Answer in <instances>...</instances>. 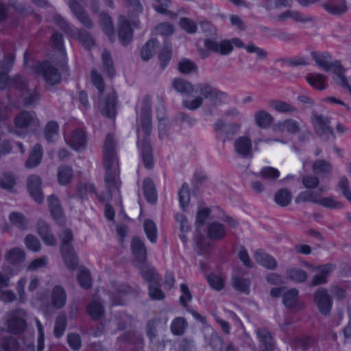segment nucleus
<instances>
[{
	"mask_svg": "<svg viewBox=\"0 0 351 351\" xmlns=\"http://www.w3.org/2000/svg\"><path fill=\"white\" fill-rule=\"evenodd\" d=\"M254 119L255 124L262 129L269 128L274 121L273 116L264 110L256 112L254 115Z\"/></svg>",
	"mask_w": 351,
	"mask_h": 351,
	"instance_id": "obj_29",
	"label": "nucleus"
},
{
	"mask_svg": "<svg viewBox=\"0 0 351 351\" xmlns=\"http://www.w3.org/2000/svg\"><path fill=\"white\" fill-rule=\"evenodd\" d=\"M180 204L182 208L185 210L186 207L190 202L189 187L186 183H184L178 193Z\"/></svg>",
	"mask_w": 351,
	"mask_h": 351,
	"instance_id": "obj_56",
	"label": "nucleus"
},
{
	"mask_svg": "<svg viewBox=\"0 0 351 351\" xmlns=\"http://www.w3.org/2000/svg\"><path fill=\"white\" fill-rule=\"evenodd\" d=\"M187 326L186 321L183 317H176L171 324V330L176 335H181L184 333Z\"/></svg>",
	"mask_w": 351,
	"mask_h": 351,
	"instance_id": "obj_52",
	"label": "nucleus"
},
{
	"mask_svg": "<svg viewBox=\"0 0 351 351\" xmlns=\"http://www.w3.org/2000/svg\"><path fill=\"white\" fill-rule=\"evenodd\" d=\"M159 5H154V10L162 14H165L168 16L170 19H176L177 18V14L167 10V8L170 5V1L169 0H156Z\"/></svg>",
	"mask_w": 351,
	"mask_h": 351,
	"instance_id": "obj_51",
	"label": "nucleus"
},
{
	"mask_svg": "<svg viewBox=\"0 0 351 351\" xmlns=\"http://www.w3.org/2000/svg\"><path fill=\"white\" fill-rule=\"evenodd\" d=\"M143 278L150 284H157L159 277L153 267L147 265L146 262L137 265Z\"/></svg>",
	"mask_w": 351,
	"mask_h": 351,
	"instance_id": "obj_31",
	"label": "nucleus"
},
{
	"mask_svg": "<svg viewBox=\"0 0 351 351\" xmlns=\"http://www.w3.org/2000/svg\"><path fill=\"white\" fill-rule=\"evenodd\" d=\"M43 156V150L40 144L35 145L29 156V158L25 163V166L27 169H33L37 167L42 160Z\"/></svg>",
	"mask_w": 351,
	"mask_h": 351,
	"instance_id": "obj_25",
	"label": "nucleus"
},
{
	"mask_svg": "<svg viewBox=\"0 0 351 351\" xmlns=\"http://www.w3.org/2000/svg\"><path fill=\"white\" fill-rule=\"evenodd\" d=\"M66 141L73 149L80 151L85 147L86 138L83 130H75Z\"/></svg>",
	"mask_w": 351,
	"mask_h": 351,
	"instance_id": "obj_21",
	"label": "nucleus"
},
{
	"mask_svg": "<svg viewBox=\"0 0 351 351\" xmlns=\"http://www.w3.org/2000/svg\"><path fill=\"white\" fill-rule=\"evenodd\" d=\"M292 199V194L291 191L286 189H280L275 193L274 200L275 202L280 206H288Z\"/></svg>",
	"mask_w": 351,
	"mask_h": 351,
	"instance_id": "obj_35",
	"label": "nucleus"
},
{
	"mask_svg": "<svg viewBox=\"0 0 351 351\" xmlns=\"http://www.w3.org/2000/svg\"><path fill=\"white\" fill-rule=\"evenodd\" d=\"M174 32L173 26L169 23H161L154 28V33L156 35L170 36Z\"/></svg>",
	"mask_w": 351,
	"mask_h": 351,
	"instance_id": "obj_61",
	"label": "nucleus"
},
{
	"mask_svg": "<svg viewBox=\"0 0 351 351\" xmlns=\"http://www.w3.org/2000/svg\"><path fill=\"white\" fill-rule=\"evenodd\" d=\"M298 291L295 289L286 291L282 295V302L287 308L295 309L298 305Z\"/></svg>",
	"mask_w": 351,
	"mask_h": 351,
	"instance_id": "obj_34",
	"label": "nucleus"
},
{
	"mask_svg": "<svg viewBox=\"0 0 351 351\" xmlns=\"http://www.w3.org/2000/svg\"><path fill=\"white\" fill-rule=\"evenodd\" d=\"M180 25L188 34H193L197 30V24L191 19L182 17L180 19Z\"/></svg>",
	"mask_w": 351,
	"mask_h": 351,
	"instance_id": "obj_60",
	"label": "nucleus"
},
{
	"mask_svg": "<svg viewBox=\"0 0 351 351\" xmlns=\"http://www.w3.org/2000/svg\"><path fill=\"white\" fill-rule=\"evenodd\" d=\"M311 56L316 64L326 72L332 71L336 75L335 81L345 83V69L339 60L331 62L332 56L328 52H312Z\"/></svg>",
	"mask_w": 351,
	"mask_h": 351,
	"instance_id": "obj_4",
	"label": "nucleus"
},
{
	"mask_svg": "<svg viewBox=\"0 0 351 351\" xmlns=\"http://www.w3.org/2000/svg\"><path fill=\"white\" fill-rule=\"evenodd\" d=\"M116 143L112 134L107 135L103 149L104 167L106 170L105 182L109 192L118 190L121 182L119 180V167L116 153Z\"/></svg>",
	"mask_w": 351,
	"mask_h": 351,
	"instance_id": "obj_3",
	"label": "nucleus"
},
{
	"mask_svg": "<svg viewBox=\"0 0 351 351\" xmlns=\"http://www.w3.org/2000/svg\"><path fill=\"white\" fill-rule=\"evenodd\" d=\"M61 252L66 267L70 269H75L77 265V258L73 248L61 250Z\"/></svg>",
	"mask_w": 351,
	"mask_h": 351,
	"instance_id": "obj_44",
	"label": "nucleus"
},
{
	"mask_svg": "<svg viewBox=\"0 0 351 351\" xmlns=\"http://www.w3.org/2000/svg\"><path fill=\"white\" fill-rule=\"evenodd\" d=\"M269 106L277 112L281 113L298 112V110L292 105L281 100H272L270 101Z\"/></svg>",
	"mask_w": 351,
	"mask_h": 351,
	"instance_id": "obj_42",
	"label": "nucleus"
},
{
	"mask_svg": "<svg viewBox=\"0 0 351 351\" xmlns=\"http://www.w3.org/2000/svg\"><path fill=\"white\" fill-rule=\"evenodd\" d=\"M303 128L304 124L302 121H298L293 119H287L279 121L274 126V130L280 132L287 131L288 133L295 134L300 132Z\"/></svg>",
	"mask_w": 351,
	"mask_h": 351,
	"instance_id": "obj_17",
	"label": "nucleus"
},
{
	"mask_svg": "<svg viewBox=\"0 0 351 351\" xmlns=\"http://www.w3.org/2000/svg\"><path fill=\"white\" fill-rule=\"evenodd\" d=\"M27 86L26 80L23 76L17 75L10 78L6 73L0 72V89L8 88L10 90L23 92Z\"/></svg>",
	"mask_w": 351,
	"mask_h": 351,
	"instance_id": "obj_12",
	"label": "nucleus"
},
{
	"mask_svg": "<svg viewBox=\"0 0 351 351\" xmlns=\"http://www.w3.org/2000/svg\"><path fill=\"white\" fill-rule=\"evenodd\" d=\"M35 73L43 77L44 80L50 85H55L60 82L61 74L49 62H43L35 66Z\"/></svg>",
	"mask_w": 351,
	"mask_h": 351,
	"instance_id": "obj_8",
	"label": "nucleus"
},
{
	"mask_svg": "<svg viewBox=\"0 0 351 351\" xmlns=\"http://www.w3.org/2000/svg\"><path fill=\"white\" fill-rule=\"evenodd\" d=\"M129 291L128 287L121 285L110 296L112 305H123L127 300V293Z\"/></svg>",
	"mask_w": 351,
	"mask_h": 351,
	"instance_id": "obj_37",
	"label": "nucleus"
},
{
	"mask_svg": "<svg viewBox=\"0 0 351 351\" xmlns=\"http://www.w3.org/2000/svg\"><path fill=\"white\" fill-rule=\"evenodd\" d=\"M178 68L180 72L184 74H189L197 70V64L188 59L180 61Z\"/></svg>",
	"mask_w": 351,
	"mask_h": 351,
	"instance_id": "obj_57",
	"label": "nucleus"
},
{
	"mask_svg": "<svg viewBox=\"0 0 351 351\" xmlns=\"http://www.w3.org/2000/svg\"><path fill=\"white\" fill-rule=\"evenodd\" d=\"M287 277L296 282H303L307 278L306 273L302 269L298 268H290L286 271Z\"/></svg>",
	"mask_w": 351,
	"mask_h": 351,
	"instance_id": "obj_48",
	"label": "nucleus"
},
{
	"mask_svg": "<svg viewBox=\"0 0 351 351\" xmlns=\"http://www.w3.org/2000/svg\"><path fill=\"white\" fill-rule=\"evenodd\" d=\"M332 165L324 160H317L313 165V171L318 175H328L331 173Z\"/></svg>",
	"mask_w": 351,
	"mask_h": 351,
	"instance_id": "obj_43",
	"label": "nucleus"
},
{
	"mask_svg": "<svg viewBox=\"0 0 351 351\" xmlns=\"http://www.w3.org/2000/svg\"><path fill=\"white\" fill-rule=\"evenodd\" d=\"M152 101L149 96L142 101L141 111V129L137 131V145L141 148V157L146 168L150 169L154 165L152 149L147 139L152 132Z\"/></svg>",
	"mask_w": 351,
	"mask_h": 351,
	"instance_id": "obj_2",
	"label": "nucleus"
},
{
	"mask_svg": "<svg viewBox=\"0 0 351 351\" xmlns=\"http://www.w3.org/2000/svg\"><path fill=\"white\" fill-rule=\"evenodd\" d=\"M76 36L84 47L90 49L95 46V39L86 30L77 29L76 30Z\"/></svg>",
	"mask_w": 351,
	"mask_h": 351,
	"instance_id": "obj_32",
	"label": "nucleus"
},
{
	"mask_svg": "<svg viewBox=\"0 0 351 351\" xmlns=\"http://www.w3.org/2000/svg\"><path fill=\"white\" fill-rule=\"evenodd\" d=\"M243 48H245L248 53H255L257 56V58L259 60H263L267 57V52L264 49L257 47L254 43H251L247 45H244Z\"/></svg>",
	"mask_w": 351,
	"mask_h": 351,
	"instance_id": "obj_63",
	"label": "nucleus"
},
{
	"mask_svg": "<svg viewBox=\"0 0 351 351\" xmlns=\"http://www.w3.org/2000/svg\"><path fill=\"white\" fill-rule=\"evenodd\" d=\"M287 18L293 19L297 23H307L313 21V18L310 15H304L299 12L287 10L277 16L279 21H283Z\"/></svg>",
	"mask_w": 351,
	"mask_h": 351,
	"instance_id": "obj_28",
	"label": "nucleus"
},
{
	"mask_svg": "<svg viewBox=\"0 0 351 351\" xmlns=\"http://www.w3.org/2000/svg\"><path fill=\"white\" fill-rule=\"evenodd\" d=\"M158 46L156 40L152 39L147 41L141 49V58L143 60H149L155 53L156 47Z\"/></svg>",
	"mask_w": 351,
	"mask_h": 351,
	"instance_id": "obj_49",
	"label": "nucleus"
},
{
	"mask_svg": "<svg viewBox=\"0 0 351 351\" xmlns=\"http://www.w3.org/2000/svg\"><path fill=\"white\" fill-rule=\"evenodd\" d=\"M9 219L12 225L20 230H25L28 227V220L22 213L12 212L9 215Z\"/></svg>",
	"mask_w": 351,
	"mask_h": 351,
	"instance_id": "obj_39",
	"label": "nucleus"
},
{
	"mask_svg": "<svg viewBox=\"0 0 351 351\" xmlns=\"http://www.w3.org/2000/svg\"><path fill=\"white\" fill-rule=\"evenodd\" d=\"M25 246L30 250L38 252L41 248L39 240L32 234H28L25 238Z\"/></svg>",
	"mask_w": 351,
	"mask_h": 351,
	"instance_id": "obj_64",
	"label": "nucleus"
},
{
	"mask_svg": "<svg viewBox=\"0 0 351 351\" xmlns=\"http://www.w3.org/2000/svg\"><path fill=\"white\" fill-rule=\"evenodd\" d=\"M260 176L267 180L274 181L280 176V172L276 168L271 167H265L261 169L259 173Z\"/></svg>",
	"mask_w": 351,
	"mask_h": 351,
	"instance_id": "obj_58",
	"label": "nucleus"
},
{
	"mask_svg": "<svg viewBox=\"0 0 351 351\" xmlns=\"http://www.w3.org/2000/svg\"><path fill=\"white\" fill-rule=\"evenodd\" d=\"M98 107L102 114L114 118L117 114V95L113 90L101 97L98 103Z\"/></svg>",
	"mask_w": 351,
	"mask_h": 351,
	"instance_id": "obj_11",
	"label": "nucleus"
},
{
	"mask_svg": "<svg viewBox=\"0 0 351 351\" xmlns=\"http://www.w3.org/2000/svg\"><path fill=\"white\" fill-rule=\"evenodd\" d=\"M256 337L259 342L260 351H272L274 341L270 332L265 328H260L256 330Z\"/></svg>",
	"mask_w": 351,
	"mask_h": 351,
	"instance_id": "obj_18",
	"label": "nucleus"
},
{
	"mask_svg": "<svg viewBox=\"0 0 351 351\" xmlns=\"http://www.w3.org/2000/svg\"><path fill=\"white\" fill-rule=\"evenodd\" d=\"M1 346L4 351H17L19 343L14 337L8 336L2 339Z\"/></svg>",
	"mask_w": 351,
	"mask_h": 351,
	"instance_id": "obj_59",
	"label": "nucleus"
},
{
	"mask_svg": "<svg viewBox=\"0 0 351 351\" xmlns=\"http://www.w3.org/2000/svg\"><path fill=\"white\" fill-rule=\"evenodd\" d=\"M322 6L328 13L334 15L343 14L348 10L346 1H327Z\"/></svg>",
	"mask_w": 351,
	"mask_h": 351,
	"instance_id": "obj_26",
	"label": "nucleus"
},
{
	"mask_svg": "<svg viewBox=\"0 0 351 351\" xmlns=\"http://www.w3.org/2000/svg\"><path fill=\"white\" fill-rule=\"evenodd\" d=\"M161 67L164 69L169 63L171 58V45L169 43H165L163 48L158 55Z\"/></svg>",
	"mask_w": 351,
	"mask_h": 351,
	"instance_id": "obj_54",
	"label": "nucleus"
},
{
	"mask_svg": "<svg viewBox=\"0 0 351 351\" xmlns=\"http://www.w3.org/2000/svg\"><path fill=\"white\" fill-rule=\"evenodd\" d=\"M326 76L321 74H312L306 77L307 82L314 88H317L319 90H323L326 89V86L325 82L326 81Z\"/></svg>",
	"mask_w": 351,
	"mask_h": 351,
	"instance_id": "obj_36",
	"label": "nucleus"
},
{
	"mask_svg": "<svg viewBox=\"0 0 351 351\" xmlns=\"http://www.w3.org/2000/svg\"><path fill=\"white\" fill-rule=\"evenodd\" d=\"M204 45L212 52L218 55L225 56L229 55L234 49L237 47H243L244 43L238 38H234L231 40H221L219 41L214 40L210 38L204 40Z\"/></svg>",
	"mask_w": 351,
	"mask_h": 351,
	"instance_id": "obj_5",
	"label": "nucleus"
},
{
	"mask_svg": "<svg viewBox=\"0 0 351 351\" xmlns=\"http://www.w3.org/2000/svg\"><path fill=\"white\" fill-rule=\"evenodd\" d=\"M312 121L317 136L326 141L328 140L330 136H334L332 128L329 125L330 120L328 117L313 113Z\"/></svg>",
	"mask_w": 351,
	"mask_h": 351,
	"instance_id": "obj_10",
	"label": "nucleus"
},
{
	"mask_svg": "<svg viewBox=\"0 0 351 351\" xmlns=\"http://www.w3.org/2000/svg\"><path fill=\"white\" fill-rule=\"evenodd\" d=\"M51 304L56 308H63L66 302V294L64 288L60 285L55 286L51 293Z\"/></svg>",
	"mask_w": 351,
	"mask_h": 351,
	"instance_id": "obj_22",
	"label": "nucleus"
},
{
	"mask_svg": "<svg viewBox=\"0 0 351 351\" xmlns=\"http://www.w3.org/2000/svg\"><path fill=\"white\" fill-rule=\"evenodd\" d=\"M87 311L93 319H99L104 315V307L99 301L94 300L87 306Z\"/></svg>",
	"mask_w": 351,
	"mask_h": 351,
	"instance_id": "obj_41",
	"label": "nucleus"
},
{
	"mask_svg": "<svg viewBox=\"0 0 351 351\" xmlns=\"http://www.w3.org/2000/svg\"><path fill=\"white\" fill-rule=\"evenodd\" d=\"M49 210L53 218L58 223L63 221V210L58 197L51 195L47 198Z\"/></svg>",
	"mask_w": 351,
	"mask_h": 351,
	"instance_id": "obj_27",
	"label": "nucleus"
},
{
	"mask_svg": "<svg viewBox=\"0 0 351 351\" xmlns=\"http://www.w3.org/2000/svg\"><path fill=\"white\" fill-rule=\"evenodd\" d=\"M37 232L46 245L53 246L56 244V239L51 233L49 225L45 221L39 220L37 222Z\"/></svg>",
	"mask_w": 351,
	"mask_h": 351,
	"instance_id": "obj_24",
	"label": "nucleus"
},
{
	"mask_svg": "<svg viewBox=\"0 0 351 351\" xmlns=\"http://www.w3.org/2000/svg\"><path fill=\"white\" fill-rule=\"evenodd\" d=\"M208 237L213 240H221L226 234L224 226L219 222L213 221L207 226Z\"/></svg>",
	"mask_w": 351,
	"mask_h": 351,
	"instance_id": "obj_30",
	"label": "nucleus"
},
{
	"mask_svg": "<svg viewBox=\"0 0 351 351\" xmlns=\"http://www.w3.org/2000/svg\"><path fill=\"white\" fill-rule=\"evenodd\" d=\"M254 258L258 264L268 269L274 270L277 267L278 263L276 259L261 250L255 252Z\"/></svg>",
	"mask_w": 351,
	"mask_h": 351,
	"instance_id": "obj_23",
	"label": "nucleus"
},
{
	"mask_svg": "<svg viewBox=\"0 0 351 351\" xmlns=\"http://www.w3.org/2000/svg\"><path fill=\"white\" fill-rule=\"evenodd\" d=\"M234 147L236 153L241 157L252 158L253 156L252 141L247 136L238 137L234 143Z\"/></svg>",
	"mask_w": 351,
	"mask_h": 351,
	"instance_id": "obj_14",
	"label": "nucleus"
},
{
	"mask_svg": "<svg viewBox=\"0 0 351 351\" xmlns=\"http://www.w3.org/2000/svg\"><path fill=\"white\" fill-rule=\"evenodd\" d=\"M143 191L147 202L154 204L157 200V195L154 184L149 178L145 179L143 182Z\"/></svg>",
	"mask_w": 351,
	"mask_h": 351,
	"instance_id": "obj_40",
	"label": "nucleus"
},
{
	"mask_svg": "<svg viewBox=\"0 0 351 351\" xmlns=\"http://www.w3.org/2000/svg\"><path fill=\"white\" fill-rule=\"evenodd\" d=\"M231 284L237 291L242 292L246 295L250 293V281L247 278H243L239 276H232Z\"/></svg>",
	"mask_w": 351,
	"mask_h": 351,
	"instance_id": "obj_38",
	"label": "nucleus"
},
{
	"mask_svg": "<svg viewBox=\"0 0 351 351\" xmlns=\"http://www.w3.org/2000/svg\"><path fill=\"white\" fill-rule=\"evenodd\" d=\"M66 326V317L64 315H60L56 320L54 326V335L60 337L64 332Z\"/></svg>",
	"mask_w": 351,
	"mask_h": 351,
	"instance_id": "obj_62",
	"label": "nucleus"
},
{
	"mask_svg": "<svg viewBox=\"0 0 351 351\" xmlns=\"http://www.w3.org/2000/svg\"><path fill=\"white\" fill-rule=\"evenodd\" d=\"M143 228L147 239L152 243H156L157 239V227L155 223L151 219H146L143 223Z\"/></svg>",
	"mask_w": 351,
	"mask_h": 351,
	"instance_id": "obj_47",
	"label": "nucleus"
},
{
	"mask_svg": "<svg viewBox=\"0 0 351 351\" xmlns=\"http://www.w3.org/2000/svg\"><path fill=\"white\" fill-rule=\"evenodd\" d=\"M217 138L226 143L232 139L241 128V125L237 123H230L228 125L221 119H217L213 125Z\"/></svg>",
	"mask_w": 351,
	"mask_h": 351,
	"instance_id": "obj_7",
	"label": "nucleus"
},
{
	"mask_svg": "<svg viewBox=\"0 0 351 351\" xmlns=\"http://www.w3.org/2000/svg\"><path fill=\"white\" fill-rule=\"evenodd\" d=\"M104 69L109 77L114 75L113 62L110 53L107 50H104L101 54Z\"/></svg>",
	"mask_w": 351,
	"mask_h": 351,
	"instance_id": "obj_53",
	"label": "nucleus"
},
{
	"mask_svg": "<svg viewBox=\"0 0 351 351\" xmlns=\"http://www.w3.org/2000/svg\"><path fill=\"white\" fill-rule=\"evenodd\" d=\"M313 302L323 315H328L331 311L333 301L327 289L319 288L313 293Z\"/></svg>",
	"mask_w": 351,
	"mask_h": 351,
	"instance_id": "obj_9",
	"label": "nucleus"
},
{
	"mask_svg": "<svg viewBox=\"0 0 351 351\" xmlns=\"http://www.w3.org/2000/svg\"><path fill=\"white\" fill-rule=\"evenodd\" d=\"M73 177V169L69 166H61L58 171V182L61 185H66Z\"/></svg>",
	"mask_w": 351,
	"mask_h": 351,
	"instance_id": "obj_46",
	"label": "nucleus"
},
{
	"mask_svg": "<svg viewBox=\"0 0 351 351\" xmlns=\"http://www.w3.org/2000/svg\"><path fill=\"white\" fill-rule=\"evenodd\" d=\"M14 125L25 133L34 132L40 127V121L34 112L23 110L14 118Z\"/></svg>",
	"mask_w": 351,
	"mask_h": 351,
	"instance_id": "obj_6",
	"label": "nucleus"
},
{
	"mask_svg": "<svg viewBox=\"0 0 351 351\" xmlns=\"http://www.w3.org/2000/svg\"><path fill=\"white\" fill-rule=\"evenodd\" d=\"M335 269V265L331 263L319 266L316 269L318 273L311 280V285L315 287L326 284L328 275L334 271Z\"/></svg>",
	"mask_w": 351,
	"mask_h": 351,
	"instance_id": "obj_19",
	"label": "nucleus"
},
{
	"mask_svg": "<svg viewBox=\"0 0 351 351\" xmlns=\"http://www.w3.org/2000/svg\"><path fill=\"white\" fill-rule=\"evenodd\" d=\"M99 23L104 33L108 36L110 40L114 38V27L111 18L105 13L99 15Z\"/></svg>",
	"mask_w": 351,
	"mask_h": 351,
	"instance_id": "obj_33",
	"label": "nucleus"
},
{
	"mask_svg": "<svg viewBox=\"0 0 351 351\" xmlns=\"http://www.w3.org/2000/svg\"><path fill=\"white\" fill-rule=\"evenodd\" d=\"M15 56L13 53H8L3 56L0 60V72L7 74L12 68L14 63Z\"/></svg>",
	"mask_w": 351,
	"mask_h": 351,
	"instance_id": "obj_55",
	"label": "nucleus"
},
{
	"mask_svg": "<svg viewBox=\"0 0 351 351\" xmlns=\"http://www.w3.org/2000/svg\"><path fill=\"white\" fill-rule=\"evenodd\" d=\"M25 315V311L22 309L17 310L9 315L8 327L10 332L16 334L25 330L26 327Z\"/></svg>",
	"mask_w": 351,
	"mask_h": 351,
	"instance_id": "obj_13",
	"label": "nucleus"
},
{
	"mask_svg": "<svg viewBox=\"0 0 351 351\" xmlns=\"http://www.w3.org/2000/svg\"><path fill=\"white\" fill-rule=\"evenodd\" d=\"M132 253L136 261V265L147 261V249L143 240L134 237L131 241Z\"/></svg>",
	"mask_w": 351,
	"mask_h": 351,
	"instance_id": "obj_16",
	"label": "nucleus"
},
{
	"mask_svg": "<svg viewBox=\"0 0 351 351\" xmlns=\"http://www.w3.org/2000/svg\"><path fill=\"white\" fill-rule=\"evenodd\" d=\"M172 88L178 93L182 95H190L195 90L199 92V95L193 99H184L183 106L189 110H195L202 106L204 99H208L213 105L217 106L222 104L227 98L226 93L219 90L208 83H199L195 86L191 82L177 77L171 82Z\"/></svg>",
	"mask_w": 351,
	"mask_h": 351,
	"instance_id": "obj_1",
	"label": "nucleus"
},
{
	"mask_svg": "<svg viewBox=\"0 0 351 351\" xmlns=\"http://www.w3.org/2000/svg\"><path fill=\"white\" fill-rule=\"evenodd\" d=\"M5 259L11 263L17 264L25 260L24 252L19 248H12L5 254Z\"/></svg>",
	"mask_w": 351,
	"mask_h": 351,
	"instance_id": "obj_45",
	"label": "nucleus"
},
{
	"mask_svg": "<svg viewBox=\"0 0 351 351\" xmlns=\"http://www.w3.org/2000/svg\"><path fill=\"white\" fill-rule=\"evenodd\" d=\"M59 126L56 121H49L45 128V136L47 141L52 142L58 135Z\"/></svg>",
	"mask_w": 351,
	"mask_h": 351,
	"instance_id": "obj_50",
	"label": "nucleus"
},
{
	"mask_svg": "<svg viewBox=\"0 0 351 351\" xmlns=\"http://www.w3.org/2000/svg\"><path fill=\"white\" fill-rule=\"evenodd\" d=\"M27 189L31 197L38 203H41L44 195L41 190V179L36 175H32L27 180Z\"/></svg>",
	"mask_w": 351,
	"mask_h": 351,
	"instance_id": "obj_15",
	"label": "nucleus"
},
{
	"mask_svg": "<svg viewBox=\"0 0 351 351\" xmlns=\"http://www.w3.org/2000/svg\"><path fill=\"white\" fill-rule=\"evenodd\" d=\"M119 38L123 45H128L132 38V29L125 16L119 18Z\"/></svg>",
	"mask_w": 351,
	"mask_h": 351,
	"instance_id": "obj_20",
	"label": "nucleus"
}]
</instances>
